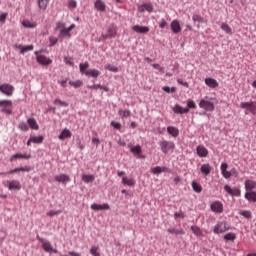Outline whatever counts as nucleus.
Masks as SVG:
<instances>
[{
	"instance_id": "f257e3e1",
	"label": "nucleus",
	"mask_w": 256,
	"mask_h": 256,
	"mask_svg": "<svg viewBox=\"0 0 256 256\" xmlns=\"http://www.w3.org/2000/svg\"><path fill=\"white\" fill-rule=\"evenodd\" d=\"M229 169L228 163H222L220 166L221 174L224 179H231V177H237L239 175V172H237V169L232 168L231 171H227Z\"/></svg>"
},
{
	"instance_id": "f03ea898",
	"label": "nucleus",
	"mask_w": 256,
	"mask_h": 256,
	"mask_svg": "<svg viewBox=\"0 0 256 256\" xmlns=\"http://www.w3.org/2000/svg\"><path fill=\"white\" fill-rule=\"evenodd\" d=\"M0 112L6 115L13 113V101L11 100H0Z\"/></svg>"
},
{
	"instance_id": "7ed1b4c3",
	"label": "nucleus",
	"mask_w": 256,
	"mask_h": 256,
	"mask_svg": "<svg viewBox=\"0 0 256 256\" xmlns=\"http://www.w3.org/2000/svg\"><path fill=\"white\" fill-rule=\"evenodd\" d=\"M0 93L6 95V97H13V93H15V87L9 83L1 84Z\"/></svg>"
},
{
	"instance_id": "20e7f679",
	"label": "nucleus",
	"mask_w": 256,
	"mask_h": 256,
	"mask_svg": "<svg viewBox=\"0 0 256 256\" xmlns=\"http://www.w3.org/2000/svg\"><path fill=\"white\" fill-rule=\"evenodd\" d=\"M159 146L162 153H164L165 155H167L169 151H173V149H175V143L167 140L160 141Z\"/></svg>"
},
{
	"instance_id": "39448f33",
	"label": "nucleus",
	"mask_w": 256,
	"mask_h": 256,
	"mask_svg": "<svg viewBox=\"0 0 256 256\" xmlns=\"http://www.w3.org/2000/svg\"><path fill=\"white\" fill-rule=\"evenodd\" d=\"M227 231H229V226L225 221L218 222L213 229V233H215V235H221V233H225Z\"/></svg>"
},
{
	"instance_id": "423d86ee",
	"label": "nucleus",
	"mask_w": 256,
	"mask_h": 256,
	"mask_svg": "<svg viewBox=\"0 0 256 256\" xmlns=\"http://www.w3.org/2000/svg\"><path fill=\"white\" fill-rule=\"evenodd\" d=\"M200 109H203L204 111L213 112L215 111V104L209 100L201 99L199 102Z\"/></svg>"
},
{
	"instance_id": "0eeeda50",
	"label": "nucleus",
	"mask_w": 256,
	"mask_h": 256,
	"mask_svg": "<svg viewBox=\"0 0 256 256\" xmlns=\"http://www.w3.org/2000/svg\"><path fill=\"white\" fill-rule=\"evenodd\" d=\"M7 187L9 191H20L21 182H19V180H8Z\"/></svg>"
},
{
	"instance_id": "6e6552de",
	"label": "nucleus",
	"mask_w": 256,
	"mask_h": 256,
	"mask_svg": "<svg viewBox=\"0 0 256 256\" xmlns=\"http://www.w3.org/2000/svg\"><path fill=\"white\" fill-rule=\"evenodd\" d=\"M36 61L37 63H39V65H44L45 67H48V65H51V63H53V60L45 55H38L36 57Z\"/></svg>"
},
{
	"instance_id": "1a4fd4ad",
	"label": "nucleus",
	"mask_w": 256,
	"mask_h": 256,
	"mask_svg": "<svg viewBox=\"0 0 256 256\" xmlns=\"http://www.w3.org/2000/svg\"><path fill=\"white\" fill-rule=\"evenodd\" d=\"M153 4L152 3H144L138 6V13H153Z\"/></svg>"
},
{
	"instance_id": "9d476101",
	"label": "nucleus",
	"mask_w": 256,
	"mask_h": 256,
	"mask_svg": "<svg viewBox=\"0 0 256 256\" xmlns=\"http://www.w3.org/2000/svg\"><path fill=\"white\" fill-rule=\"evenodd\" d=\"M38 241L42 243V249L46 251V253H51V251H53V245L51 244V242L39 237H38Z\"/></svg>"
},
{
	"instance_id": "9b49d317",
	"label": "nucleus",
	"mask_w": 256,
	"mask_h": 256,
	"mask_svg": "<svg viewBox=\"0 0 256 256\" xmlns=\"http://www.w3.org/2000/svg\"><path fill=\"white\" fill-rule=\"evenodd\" d=\"M54 179H55V181H57V183H62L63 185H65L71 181V178L67 174L56 175Z\"/></svg>"
},
{
	"instance_id": "f8f14e48",
	"label": "nucleus",
	"mask_w": 256,
	"mask_h": 256,
	"mask_svg": "<svg viewBox=\"0 0 256 256\" xmlns=\"http://www.w3.org/2000/svg\"><path fill=\"white\" fill-rule=\"evenodd\" d=\"M211 171H213V168L209 163L202 164L200 167V173H202L204 177H208V175H211Z\"/></svg>"
},
{
	"instance_id": "ddd939ff",
	"label": "nucleus",
	"mask_w": 256,
	"mask_h": 256,
	"mask_svg": "<svg viewBox=\"0 0 256 256\" xmlns=\"http://www.w3.org/2000/svg\"><path fill=\"white\" fill-rule=\"evenodd\" d=\"M210 208L211 211H213L214 213H223V203H221L220 201L213 202Z\"/></svg>"
},
{
	"instance_id": "4468645a",
	"label": "nucleus",
	"mask_w": 256,
	"mask_h": 256,
	"mask_svg": "<svg viewBox=\"0 0 256 256\" xmlns=\"http://www.w3.org/2000/svg\"><path fill=\"white\" fill-rule=\"evenodd\" d=\"M91 209L93 211H109L111 206L109 204H92Z\"/></svg>"
},
{
	"instance_id": "2eb2a0df",
	"label": "nucleus",
	"mask_w": 256,
	"mask_h": 256,
	"mask_svg": "<svg viewBox=\"0 0 256 256\" xmlns=\"http://www.w3.org/2000/svg\"><path fill=\"white\" fill-rule=\"evenodd\" d=\"M94 7L97 11H100L101 13H105L107 10V5L103 0H96L94 3Z\"/></svg>"
},
{
	"instance_id": "dca6fc26",
	"label": "nucleus",
	"mask_w": 256,
	"mask_h": 256,
	"mask_svg": "<svg viewBox=\"0 0 256 256\" xmlns=\"http://www.w3.org/2000/svg\"><path fill=\"white\" fill-rule=\"evenodd\" d=\"M170 27L172 33L175 35H177V33H181V24L179 23V20H173L170 24Z\"/></svg>"
},
{
	"instance_id": "f3484780",
	"label": "nucleus",
	"mask_w": 256,
	"mask_h": 256,
	"mask_svg": "<svg viewBox=\"0 0 256 256\" xmlns=\"http://www.w3.org/2000/svg\"><path fill=\"white\" fill-rule=\"evenodd\" d=\"M133 31H135V33H140L141 35H145L146 33H149V27L147 26H139V25H135L132 27Z\"/></svg>"
},
{
	"instance_id": "a211bd4d",
	"label": "nucleus",
	"mask_w": 256,
	"mask_h": 256,
	"mask_svg": "<svg viewBox=\"0 0 256 256\" xmlns=\"http://www.w3.org/2000/svg\"><path fill=\"white\" fill-rule=\"evenodd\" d=\"M72 133L69 129L65 128L62 130L61 134L58 136V139H60V141H65V139H71L72 137Z\"/></svg>"
},
{
	"instance_id": "6ab92c4d",
	"label": "nucleus",
	"mask_w": 256,
	"mask_h": 256,
	"mask_svg": "<svg viewBox=\"0 0 256 256\" xmlns=\"http://www.w3.org/2000/svg\"><path fill=\"white\" fill-rule=\"evenodd\" d=\"M196 151L199 157H207L209 155V150L203 145L197 146Z\"/></svg>"
},
{
	"instance_id": "aec40b11",
	"label": "nucleus",
	"mask_w": 256,
	"mask_h": 256,
	"mask_svg": "<svg viewBox=\"0 0 256 256\" xmlns=\"http://www.w3.org/2000/svg\"><path fill=\"white\" fill-rule=\"evenodd\" d=\"M205 84L210 87V89H217V87H219V82L214 78H206Z\"/></svg>"
},
{
	"instance_id": "412c9836",
	"label": "nucleus",
	"mask_w": 256,
	"mask_h": 256,
	"mask_svg": "<svg viewBox=\"0 0 256 256\" xmlns=\"http://www.w3.org/2000/svg\"><path fill=\"white\" fill-rule=\"evenodd\" d=\"M86 77H92L93 79H97V77H99V75H101V71L97 70V69H88L85 72Z\"/></svg>"
},
{
	"instance_id": "4be33fe9",
	"label": "nucleus",
	"mask_w": 256,
	"mask_h": 256,
	"mask_svg": "<svg viewBox=\"0 0 256 256\" xmlns=\"http://www.w3.org/2000/svg\"><path fill=\"white\" fill-rule=\"evenodd\" d=\"M173 111L178 115H183L185 113H189V108H183L181 105L176 104L173 108Z\"/></svg>"
},
{
	"instance_id": "5701e85b",
	"label": "nucleus",
	"mask_w": 256,
	"mask_h": 256,
	"mask_svg": "<svg viewBox=\"0 0 256 256\" xmlns=\"http://www.w3.org/2000/svg\"><path fill=\"white\" fill-rule=\"evenodd\" d=\"M75 27V24H72L68 28H65L60 32V37H71V31H73V28Z\"/></svg>"
},
{
	"instance_id": "b1692460",
	"label": "nucleus",
	"mask_w": 256,
	"mask_h": 256,
	"mask_svg": "<svg viewBox=\"0 0 256 256\" xmlns=\"http://www.w3.org/2000/svg\"><path fill=\"white\" fill-rule=\"evenodd\" d=\"M220 28L222 29V31H224V33H226V35H233V29L231 28V26H229V24L223 22Z\"/></svg>"
},
{
	"instance_id": "393cba45",
	"label": "nucleus",
	"mask_w": 256,
	"mask_h": 256,
	"mask_svg": "<svg viewBox=\"0 0 256 256\" xmlns=\"http://www.w3.org/2000/svg\"><path fill=\"white\" fill-rule=\"evenodd\" d=\"M167 131L172 137H179V129L175 126H168Z\"/></svg>"
},
{
	"instance_id": "a878e982",
	"label": "nucleus",
	"mask_w": 256,
	"mask_h": 256,
	"mask_svg": "<svg viewBox=\"0 0 256 256\" xmlns=\"http://www.w3.org/2000/svg\"><path fill=\"white\" fill-rule=\"evenodd\" d=\"M27 123L30 128L34 129V131H39V124H37V120H35V118H29Z\"/></svg>"
},
{
	"instance_id": "bb28decb",
	"label": "nucleus",
	"mask_w": 256,
	"mask_h": 256,
	"mask_svg": "<svg viewBox=\"0 0 256 256\" xmlns=\"http://www.w3.org/2000/svg\"><path fill=\"white\" fill-rule=\"evenodd\" d=\"M128 147L133 155H140L142 153L140 145L133 146L132 144H129Z\"/></svg>"
},
{
	"instance_id": "cd10ccee",
	"label": "nucleus",
	"mask_w": 256,
	"mask_h": 256,
	"mask_svg": "<svg viewBox=\"0 0 256 256\" xmlns=\"http://www.w3.org/2000/svg\"><path fill=\"white\" fill-rule=\"evenodd\" d=\"M256 187V182L253 180H246L245 181V189L246 191L250 192L253 191V189H255Z\"/></svg>"
},
{
	"instance_id": "c85d7f7f",
	"label": "nucleus",
	"mask_w": 256,
	"mask_h": 256,
	"mask_svg": "<svg viewBox=\"0 0 256 256\" xmlns=\"http://www.w3.org/2000/svg\"><path fill=\"white\" fill-rule=\"evenodd\" d=\"M165 171H167V167L156 166L151 168V173H153V175H159L161 173H165Z\"/></svg>"
},
{
	"instance_id": "c756f323",
	"label": "nucleus",
	"mask_w": 256,
	"mask_h": 256,
	"mask_svg": "<svg viewBox=\"0 0 256 256\" xmlns=\"http://www.w3.org/2000/svg\"><path fill=\"white\" fill-rule=\"evenodd\" d=\"M245 199H247V201H252V203H256V192L255 191L246 192Z\"/></svg>"
},
{
	"instance_id": "7c9ffc66",
	"label": "nucleus",
	"mask_w": 256,
	"mask_h": 256,
	"mask_svg": "<svg viewBox=\"0 0 256 256\" xmlns=\"http://www.w3.org/2000/svg\"><path fill=\"white\" fill-rule=\"evenodd\" d=\"M44 140V136H30V141H32V143H35L36 145H41Z\"/></svg>"
},
{
	"instance_id": "2f4dec72",
	"label": "nucleus",
	"mask_w": 256,
	"mask_h": 256,
	"mask_svg": "<svg viewBox=\"0 0 256 256\" xmlns=\"http://www.w3.org/2000/svg\"><path fill=\"white\" fill-rule=\"evenodd\" d=\"M14 159H31V154L16 153L10 158V161H13Z\"/></svg>"
},
{
	"instance_id": "473e14b6",
	"label": "nucleus",
	"mask_w": 256,
	"mask_h": 256,
	"mask_svg": "<svg viewBox=\"0 0 256 256\" xmlns=\"http://www.w3.org/2000/svg\"><path fill=\"white\" fill-rule=\"evenodd\" d=\"M122 183H123V185H128V187H133V186H135V179L123 177Z\"/></svg>"
},
{
	"instance_id": "72a5a7b5",
	"label": "nucleus",
	"mask_w": 256,
	"mask_h": 256,
	"mask_svg": "<svg viewBox=\"0 0 256 256\" xmlns=\"http://www.w3.org/2000/svg\"><path fill=\"white\" fill-rule=\"evenodd\" d=\"M82 181L84 183H93L95 181V175H82Z\"/></svg>"
},
{
	"instance_id": "f704fd0d",
	"label": "nucleus",
	"mask_w": 256,
	"mask_h": 256,
	"mask_svg": "<svg viewBox=\"0 0 256 256\" xmlns=\"http://www.w3.org/2000/svg\"><path fill=\"white\" fill-rule=\"evenodd\" d=\"M118 115L121 117V119H127V117H131V111L120 109L118 111Z\"/></svg>"
},
{
	"instance_id": "c9c22d12",
	"label": "nucleus",
	"mask_w": 256,
	"mask_h": 256,
	"mask_svg": "<svg viewBox=\"0 0 256 256\" xmlns=\"http://www.w3.org/2000/svg\"><path fill=\"white\" fill-rule=\"evenodd\" d=\"M49 5V0H38V7L41 11H45Z\"/></svg>"
},
{
	"instance_id": "e433bc0d",
	"label": "nucleus",
	"mask_w": 256,
	"mask_h": 256,
	"mask_svg": "<svg viewBox=\"0 0 256 256\" xmlns=\"http://www.w3.org/2000/svg\"><path fill=\"white\" fill-rule=\"evenodd\" d=\"M23 27H26V29H35L37 27V24L29 21V20H24L22 22Z\"/></svg>"
},
{
	"instance_id": "4c0bfd02",
	"label": "nucleus",
	"mask_w": 256,
	"mask_h": 256,
	"mask_svg": "<svg viewBox=\"0 0 256 256\" xmlns=\"http://www.w3.org/2000/svg\"><path fill=\"white\" fill-rule=\"evenodd\" d=\"M192 21H194V23H205V18L199 14H193Z\"/></svg>"
},
{
	"instance_id": "58836bf2",
	"label": "nucleus",
	"mask_w": 256,
	"mask_h": 256,
	"mask_svg": "<svg viewBox=\"0 0 256 256\" xmlns=\"http://www.w3.org/2000/svg\"><path fill=\"white\" fill-rule=\"evenodd\" d=\"M69 85H71V87H74V89H79V87H83V81L81 80L69 81Z\"/></svg>"
},
{
	"instance_id": "ea45409f",
	"label": "nucleus",
	"mask_w": 256,
	"mask_h": 256,
	"mask_svg": "<svg viewBox=\"0 0 256 256\" xmlns=\"http://www.w3.org/2000/svg\"><path fill=\"white\" fill-rule=\"evenodd\" d=\"M192 189L196 192V193H201L203 191V187L200 186L199 183L197 182H192Z\"/></svg>"
},
{
	"instance_id": "a19ab883",
	"label": "nucleus",
	"mask_w": 256,
	"mask_h": 256,
	"mask_svg": "<svg viewBox=\"0 0 256 256\" xmlns=\"http://www.w3.org/2000/svg\"><path fill=\"white\" fill-rule=\"evenodd\" d=\"M107 35H108L109 39L115 38V36L117 35V29H115V28H109V29L107 30Z\"/></svg>"
},
{
	"instance_id": "79ce46f5",
	"label": "nucleus",
	"mask_w": 256,
	"mask_h": 256,
	"mask_svg": "<svg viewBox=\"0 0 256 256\" xmlns=\"http://www.w3.org/2000/svg\"><path fill=\"white\" fill-rule=\"evenodd\" d=\"M79 68H80V73H84L85 75V72H87V69H89V62L80 63Z\"/></svg>"
},
{
	"instance_id": "37998d69",
	"label": "nucleus",
	"mask_w": 256,
	"mask_h": 256,
	"mask_svg": "<svg viewBox=\"0 0 256 256\" xmlns=\"http://www.w3.org/2000/svg\"><path fill=\"white\" fill-rule=\"evenodd\" d=\"M107 71H111L112 73H117L119 71V68L116 66H113L111 64H106L104 67Z\"/></svg>"
},
{
	"instance_id": "c03bdc74",
	"label": "nucleus",
	"mask_w": 256,
	"mask_h": 256,
	"mask_svg": "<svg viewBox=\"0 0 256 256\" xmlns=\"http://www.w3.org/2000/svg\"><path fill=\"white\" fill-rule=\"evenodd\" d=\"M168 233H171L172 235H184L185 232L183 230H177L174 228H169Z\"/></svg>"
},
{
	"instance_id": "a18cd8bd",
	"label": "nucleus",
	"mask_w": 256,
	"mask_h": 256,
	"mask_svg": "<svg viewBox=\"0 0 256 256\" xmlns=\"http://www.w3.org/2000/svg\"><path fill=\"white\" fill-rule=\"evenodd\" d=\"M235 239H237V236H235L234 233H227V234L224 236V240H225V241H235Z\"/></svg>"
},
{
	"instance_id": "49530a36",
	"label": "nucleus",
	"mask_w": 256,
	"mask_h": 256,
	"mask_svg": "<svg viewBox=\"0 0 256 256\" xmlns=\"http://www.w3.org/2000/svg\"><path fill=\"white\" fill-rule=\"evenodd\" d=\"M18 129H20V131L27 132V131H29V126L25 122H20L18 124Z\"/></svg>"
},
{
	"instance_id": "de8ad7c7",
	"label": "nucleus",
	"mask_w": 256,
	"mask_h": 256,
	"mask_svg": "<svg viewBox=\"0 0 256 256\" xmlns=\"http://www.w3.org/2000/svg\"><path fill=\"white\" fill-rule=\"evenodd\" d=\"M186 109H197V104L195 103V101L189 99L187 100V107Z\"/></svg>"
},
{
	"instance_id": "09e8293b",
	"label": "nucleus",
	"mask_w": 256,
	"mask_h": 256,
	"mask_svg": "<svg viewBox=\"0 0 256 256\" xmlns=\"http://www.w3.org/2000/svg\"><path fill=\"white\" fill-rule=\"evenodd\" d=\"M90 253L93 256H101V254L99 253V247L97 246H92L90 249Z\"/></svg>"
},
{
	"instance_id": "8fccbe9b",
	"label": "nucleus",
	"mask_w": 256,
	"mask_h": 256,
	"mask_svg": "<svg viewBox=\"0 0 256 256\" xmlns=\"http://www.w3.org/2000/svg\"><path fill=\"white\" fill-rule=\"evenodd\" d=\"M191 231L194 235L201 236V228L199 226H191Z\"/></svg>"
},
{
	"instance_id": "3c124183",
	"label": "nucleus",
	"mask_w": 256,
	"mask_h": 256,
	"mask_svg": "<svg viewBox=\"0 0 256 256\" xmlns=\"http://www.w3.org/2000/svg\"><path fill=\"white\" fill-rule=\"evenodd\" d=\"M240 215H242V217H245V219H251L252 217L251 211L249 210L241 211Z\"/></svg>"
},
{
	"instance_id": "603ef678",
	"label": "nucleus",
	"mask_w": 256,
	"mask_h": 256,
	"mask_svg": "<svg viewBox=\"0 0 256 256\" xmlns=\"http://www.w3.org/2000/svg\"><path fill=\"white\" fill-rule=\"evenodd\" d=\"M28 51H33V45L22 46L21 55H24V53H27Z\"/></svg>"
},
{
	"instance_id": "864d4df0",
	"label": "nucleus",
	"mask_w": 256,
	"mask_h": 256,
	"mask_svg": "<svg viewBox=\"0 0 256 256\" xmlns=\"http://www.w3.org/2000/svg\"><path fill=\"white\" fill-rule=\"evenodd\" d=\"M69 9H77V1L76 0H69L68 1Z\"/></svg>"
},
{
	"instance_id": "5fc2aeb1",
	"label": "nucleus",
	"mask_w": 256,
	"mask_h": 256,
	"mask_svg": "<svg viewBox=\"0 0 256 256\" xmlns=\"http://www.w3.org/2000/svg\"><path fill=\"white\" fill-rule=\"evenodd\" d=\"M65 23L63 22H58L56 23V30L60 31V33L65 30Z\"/></svg>"
},
{
	"instance_id": "6e6d98bb",
	"label": "nucleus",
	"mask_w": 256,
	"mask_h": 256,
	"mask_svg": "<svg viewBox=\"0 0 256 256\" xmlns=\"http://www.w3.org/2000/svg\"><path fill=\"white\" fill-rule=\"evenodd\" d=\"M232 197H241V190L238 188L232 189V194H230Z\"/></svg>"
},
{
	"instance_id": "4d7b16f0",
	"label": "nucleus",
	"mask_w": 256,
	"mask_h": 256,
	"mask_svg": "<svg viewBox=\"0 0 256 256\" xmlns=\"http://www.w3.org/2000/svg\"><path fill=\"white\" fill-rule=\"evenodd\" d=\"M54 103L55 105H60V107H69L67 102L61 101L60 99H56Z\"/></svg>"
},
{
	"instance_id": "13d9d810",
	"label": "nucleus",
	"mask_w": 256,
	"mask_h": 256,
	"mask_svg": "<svg viewBox=\"0 0 256 256\" xmlns=\"http://www.w3.org/2000/svg\"><path fill=\"white\" fill-rule=\"evenodd\" d=\"M49 41H50V47H53V45H57L58 39L55 36H50Z\"/></svg>"
},
{
	"instance_id": "bf43d9fd",
	"label": "nucleus",
	"mask_w": 256,
	"mask_h": 256,
	"mask_svg": "<svg viewBox=\"0 0 256 256\" xmlns=\"http://www.w3.org/2000/svg\"><path fill=\"white\" fill-rule=\"evenodd\" d=\"M174 217H175V219H185V213H183L182 211L176 212L174 214Z\"/></svg>"
},
{
	"instance_id": "052dcab7",
	"label": "nucleus",
	"mask_w": 256,
	"mask_h": 256,
	"mask_svg": "<svg viewBox=\"0 0 256 256\" xmlns=\"http://www.w3.org/2000/svg\"><path fill=\"white\" fill-rule=\"evenodd\" d=\"M13 173H19V168H15L13 170H10L9 172H2L0 175H13Z\"/></svg>"
},
{
	"instance_id": "680f3d73",
	"label": "nucleus",
	"mask_w": 256,
	"mask_h": 256,
	"mask_svg": "<svg viewBox=\"0 0 256 256\" xmlns=\"http://www.w3.org/2000/svg\"><path fill=\"white\" fill-rule=\"evenodd\" d=\"M152 67L154 69H158V71H160V73H165V68L161 67V65H159V64H152Z\"/></svg>"
},
{
	"instance_id": "e2e57ef3",
	"label": "nucleus",
	"mask_w": 256,
	"mask_h": 256,
	"mask_svg": "<svg viewBox=\"0 0 256 256\" xmlns=\"http://www.w3.org/2000/svg\"><path fill=\"white\" fill-rule=\"evenodd\" d=\"M111 126L114 127V129H118V131L121 129V123L112 121Z\"/></svg>"
},
{
	"instance_id": "0e129e2a",
	"label": "nucleus",
	"mask_w": 256,
	"mask_h": 256,
	"mask_svg": "<svg viewBox=\"0 0 256 256\" xmlns=\"http://www.w3.org/2000/svg\"><path fill=\"white\" fill-rule=\"evenodd\" d=\"M224 191H226V193L228 195H231L233 193V188H231V186H229V185H225L224 186Z\"/></svg>"
},
{
	"instance_id": "69168bd1",
	"label": "nucleus",
	"mask_w": 256,
	"mask_h": 256,
	"mask_svg": "<svg viewBox=\"0 0 256 256\" xmlns=\"http://www.w3.org/2000/svg\"><path fill=\"white\" fill-rule=\"evenodd\" d=\"M59 213H61V211L51 210V211L47 212V216L54 217V215H59Z\"/></svg>"
},
{
	"instance_id": "338daca9",
	"label": "nucleus",
	"mask_w": 256,
	"mask_h": 256,
	"mask_svg": "<svg viewBox=\"0 0 256 256\" xmlns=\"http://www.w3.org/2000/svg\"><path fill=\"white\" fill-rule=\"evenodd\" d=\"M60 256H81V255L79 254V252L70 251L68 252V255L61 254Z\"/></svg>"
},
{
	"instance_id": "774afa93",
	"label": "nucleus",
	"mask_w": 256,
	"mask_h": 256,
	"mask_svg": "<svg viewBox=\"0 0 256 256\" xmlns=\"http://www.w3.org/2000/svg\"><path fill=\"white\" fill-rule=\"evenodd\" d=\"M101 84H94L92 86H88V89H94L95 91H97V89H101Z\"/></svg>"
}]
</instances>
